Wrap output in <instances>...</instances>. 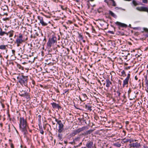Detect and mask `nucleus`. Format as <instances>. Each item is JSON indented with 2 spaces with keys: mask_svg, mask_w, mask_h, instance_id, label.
I'll return each instance as SVG.
<instances>
[{
  "mask_svg": "<svg viewBox=\"0 0 148 148\" xmlns=\"http://www.w3.org/2000/svg\"><path fill=\"white\" fill-rule=\"evenodd\" d=\"M17 79H18L19 82L23 86H26L27 85V80L28 77L22 75L18 77Z\"/></svg>",
  "mask_w": 148,
  "mask_h": 148,
  "instance_id": "nucleus-2",
  "label": "nucleus"
},
{
  "mask_svg": "<svg viewBox=\"0 0 148 148\" xmlns=\"http://www.w3.org/2000/svg\"><path fill=\"white\" fill-rule=\"evenodd\" d=\"M68 90H66V91H65V92H64V93H66L67 91H68Z\"/></svg>",
  "mask_w": 148,
  "mask_h": 148,
  "instance_id": "nucleus-44",
  "label": "nucleus"
},
{
  "mask_svg": "<svg viewBox=\"0 0 148 148\" xmlns=\"http://www.w3.org/2000/svg\"><path fill=\"white\" fill-rule=\"evenodd\" d=\"M94 148H97L96 146H95V145L94 146Z\"/></svg>",
  "mask_w": 148,
  "mask_h": 148,
  "instance_id": "nucleus-48",
  "label": "nucleus"
},
{
  "mask_svg": "<svg viewBox=\"0 0 148 148\" xmlns=\"http://www.w3.org/2000/svg\"><path fill=\"white\" fill-rule=\"evenodd\" d=\"M20 95L22 96H27L28 95V93H27V92L22 90V91H21L19 93Z\"/></svg>",
  "mask_w": 148,
  "mask_h": 148,
  "instance_id": "nucleus-12",
  "label": "nucleus"
},
{
  "mask_svg": "<svg viewBox=\"0 0 148 148\" xmlns=\"http://www.w3.org/2000/svg\"><path fill=\"white\" fill-rule=\"evenodd\" d=\"M0 125L1 126V127L2 126V123H1L0 124Z\"/></svg>",
  "mask_w": 148,
  "mask_h": 148,
  "instance_id": "nucleus-45",
  "label": "nucleus"
},
{
  "mask_svg": "<svg viewBox=\"0 0 148 148\" xmlns=\"http://www.w3.org/2000/svg\"><path fill=\"white\" fill-rule=\"evenodd\" d=\"M86 127H83L82 128H79L77 130V132H78V133L84 131V130H85Z\"/></svg>",
  "mask_w": 148,
  "mask_h": 148,
  "instance_id": "nucleus-17",
  "label": "nucleus"
},
{
  "mask_svg": "<svg viewBox=\"0 0 148 148\" xmlns=\"http://www.w3.org/2000/svg\"><path fill=\"white\" fill-rule=\"evenodd\" d=\"M51 104L53 108H59L60 107L58 104H57L54 102L51 103Z\"/></svg>",
  "mask_w": 148,
  "mask_h": 148,
  "instance_id": "nucleus-13",
  "label": "nucleus"
},
{
  "mask_svg": "<svg viewBox=\"0 0 148 148\" xmlns=\"http://www.w3.org/2000/svg\"><path fill=\"white\" fill-rule=\"evenodd\" d=\"M22 147V145H21V147Z\"/></svg>",
  "mask_w": 148,
  "mask_h": 148,
  "instance_id": "nucleus-55",
  "label": "nucleus"
},
{
  "mask_svg": "<svg viewBox=\"0 0 148 148\" xmlns=\"http://www.w3.org/2000/svg\"><path fill=\"white\" fill-rule=\"evenodd\" d=\"M6 45H0V49L4 50L6 49Z\"/></svg>",
  "mask_w": 148,
  "mask_h": 148,
  "instance_id": "nucleus-22",
  "label": "nucleus"
},
{
  "mask_svg": "<svg viewBox=\"0 0 148 148\" xmlns=\"http://www.w3.org/2000/svg\"><path fill=\"white\" fill-rule=\"evenodd\" d=\"M121 145L120 144H119V145H118V147H119Z\"/></svg>",
  "mask_w": 148,
  "mask_h": 148,
  "instance_id": "nucleus-49",
  "label": "nucleus"
},
{
  "mask_svg": "<svg viewBox=\"0 0 148 148\" xmlns=\"http://www.w3.org/2000/svg\"><path fill=\"white\" fill-rule=\"evenodd\" d=\"M104 2L108 5H112V6L114 7H115L116 5V3L114 0H104Z\"/></svg>",
  "mask_w": 148,
  "mask_h": 148,
  "instance_id": "nucleus-5",
  "label": "nucleus"
},
{
  "mask_svg": "<svg viewBox=\"0 0 148 148\" xmlns=\"http://www.w3.org/2000/svg\"><path fill=\"white\" fill-rule=\"evenodd\" d=\"M132 3L134 6H136L139 5L136 1L135 0H133L132 1Z\"/></svg>",
  "mask_w": 148,
  "mask_h": 148,
  "instance_id": "nucleus-21",
  "label": "nucleus"
},
{
  "mask_svg": "<svg viewBox=\"0 0 148 148\" xmlns=\"http://www.w3.org/2000/svg\"><path fill=\"white\" fill-rule=\"evenodd\" d=\"M122 97L123 98V99H124L126 97L125 96V94H124L122 96Z\"/></svg>",
  "mask_w": 148,
  "mask_h": 148,
  "instance_id": "nucleus-39",
  "label": "nucleus"
},
{
  "mask_svg": "<svg viewBox=\"0 0 148 148\" xmlns=\"http://www.w3.org/2000/svg\"><path fill=\"white\" fill-rule=\"evenodd\" d=\"M19 127L21 131L25 133L28 127L26 120L23 117H21L19 119Z\"/></svg>",
  "mask_w": 148,
  "mask_h": 148,
  "instance_id": "nucleus-1",
  "label": "nucleus"
},
{
  "mask_svg": "<svg viewBox=\"0 0 148 148\" xmlns=\"http://www.w3.org/2000/svg\"><path fill=\"white\" fill-rule=\"evenodd\" d=\"M116 93L117 94L118 96L120 98V95L121 94V93L119 91H116Z\"/></svg>",
  "mask_w": 148,
  "mask_h": 148,
  "instance_id": "nucleus-27",
  "label": "nucleus"
},
{
  "mask_svg": "<svg viewBox=\"0 0 148 148\" xmlns=\"http://www.w3.org/2000/svg\"><path fill=\"white\" fill-rule=\"evenodd\" d=\"M79 98L80 100L81 101H84V100H83L82 98V97H81L80 96H79Z\"/></svg>",
  "mask_w": 148,
  "mask_h": 148,
  "instance_id": "nucleus-32",
  "label": "nucleus"
},
{
  "mask_svg": "<svg viewBox=\"0 0 148 148\" xmlns=\"http://www.w3.org/2000/svg\"><path fill=\"white\" fill-rule=\"evenodd\" d=\"M130 139H129L128 138L127 139H126V142H130Z\"/></svg>",
  "mask_w": 148,
  "mask_h": 148,
  "instance_id": "nucleus-38",
  "label": "nucleus"
},
{
  "mask_svg": "<svg viewBox=\"0 0 148 148\" xmlns=\"http://www.w3.org/2000/svg\"><path fill=\"white\" fill-rule=\"evenodd\" d=\"M62 9H63V10H64V8H62Z\"/></svg>",
  "mask_w": 148,
  "mask_h": 148,
  "instance_id": "nucleus-54",
  "label": "nucleus"
},
{
  "mask_svg": "<svg viewBox=\"0 0 148 148\" xmlns=\"http://www.w3.org/2000/svg\"><path fill=\"white\" fill-rule=\"evenodd\" d=\"M86 108H87V109H88V110L90 111H91L92 110V109H91V108H92V107L91 106H87V105H86Z\"/></svg>",
  "mask_w": 148,
  "mask_h": 148,
  "instance_id": "nucleus-24",
  "label": "nucleus"
},
{
  "mask_svg": "<svg viewBox=\"0 0 148 148\" xmlns=\"http://www.w3.org/2000/svg\"><path fill=\"white\" fill-rule=\"evenodd\" d=\"M58 139L61 140H62V135L61 134H58Z\"/></svg>",
  "mask_w": 148,
  "mask_h": 148,
  "instance_id": "nucleus-19",
  "label": "nucleus"
},
{
  "mask_svg": "<svg viewBox=\"0 0 148 148\" xmlns=\"http://www.w3.org/2000/svg\"><path fill=\"white\" fill-rule=\"evenodd\" d=\"M56 40L57 38L56 36L55 35H52L49 38L47 42V47L50 48L52 45L54 44L56 42Z\"/></svg>",
  "mask_w": 148,
  "mask_h": 148,
  "instance_id": "nucleus-4",
  "label": "nucleus"
},
{
  "mask_svg": "<svg viewBox=\"0 0 148 148\" xmlns=\"http://www.w3.org/2000/svg\"><path fill=\"white\" fill-rule=\"evenodd\" d=\"M109 14H110L112 16L114 17H116V15L112 11H110L109 12Z\"/></svg>",
  "mask_w": 148,
  "mask_h": 148,
  "instance_id": "nucleus-20",
  "label": "nucleus"
},
{
  "mask_svg": "<svg viewBox=\"0 0 148 148\" xmlns=\"http://www.w3.org/2000/svg\"><path fill=\"white\" fill-rule=\"evenodd\" d=\"M136 141H137V140H134V141H135V142H136Z\"/></svg>",
  "mask_w": 148,
  "mask_h": 148,
  "instance_id": "nucleus-53",
  "label": "nucleus"
},
{
  "mask_svg": "<svg viewBox=\"0 0 148 148\" xmlns=\"http://www.w3.org/2000/svg\"><path fill=\"white\" fill-rule=\"evenodd\" d=\"M38 18L40 21V23L43 26H46L47 24L43 21V18L40 16H38Z\"/></svg>",
  "mask_w": 148,
  "mask_h": 148,
  "instance_id": "nucleus-10",
  "label": "nucleus"
},
{
  "mask_svg": "<svg viewBox=\"0 0 148 148\" xmlns=\"http://www.w3.org/2000/svg\"><path fill=\"white\" fill-rule=\"evenodd\" d=\"M63 26L65 27V28H66V29H67V27H66V26L64 25Z\"/></svg>",
  "mask_w": 148,
  "mask_h": 148,
  "instance_id": "nucleus-42",
  "label": "nucleus"
},
{
  "mask_svg": "<svg viewBox=\"0 0 148 148\" xmlns=\"http://www.w3.org/2000/svg\"><path fill=\"white\" fill-rule=\"evenodd\" d=\"M27 38H26L25 40V39L23 38V35L21 34H19V35L17 37L15 42L17 44V46L19 47L21 44L24 42L25 40H27Z\"/></svg>",
  "mask_w": 148,
  "mask_h": 148,
  "instance_id": "nucleus-3",
  "label": "nucleus"
},
{
  "mask_svg": "<svg viewBox=\"0 0 148 148\" xmlns=\"http://www.w3.org/2000/svg\"><path fill=\"white\" fill-rule=\"evenodd\" d=\"M140 4V5H143V4Z\"/></svg>",
  "mask_w": 148,
  "mask_h": 148,
  "instance_id": "nucleus-56",
  "label": "nucleus"
},
{
  "mask_svg": "<svg viewBox=\"0 0 148 148\" xmlns=\"http://www.w3.org/2000/svg\"><path fill=\"white\" fill-rule=\"evenodd\" d=\"M134 141V140L133 139H130V143H131L132 142H133Z\"/></svg>",
  "mask_w": 148,
  "mask_h": 148,
  "instance_id": "nucleus-36",
  "label": "nucleus"
},
{
  "mask_svg": "<svg viewBox=\"0 0 148 148\" xmlns=\"http://www.w3.org/2000/svg\"><path fill=\"white\" fill-rule=\"evenodd\" d=\"M121 73L122 74V75H124L125 74V71L123 70L121 72Z\"/></svg>",
  "mask_w": 148,
  "mask_h": 148,
  "instance_id": "nucleus-31",
  "label": "nucleus"
},
{
  "mask_svg": "<svg viewBox=\"0 0 148 148\" xmlns=\"http://www.w3.org/2000/svg\"><path fill=\"white\" fill-rule=\"evenodd\" d=\"M24 148H26V147H25Z\"/></svg>",
  "mask_w": 148,
  "mask_h": 148,
  "instance_id": "nucleus-58",
  "label": "nucleus"
},
{
  "mask_svg": "<svg viewBox=\"0 0 148 148\" xmlns=\"http://www.w3.org/2000/svg\"><path fill=\"white\" fill-rule=\"evenodd\" d=\"M78 133V132H77V130H74L73 131V133H72V134L75 135L77 134Z\"/></svg>",
  "mask_w": 148,
  "mask_h": 148,
  "instance_id": "nucleus-25",
  "label": "nucleus"
},
{
  "mask_svg": "<svg viewBox=\"0 0 148 148\" xmlns=\"http://www.w3.org/2000/svg\"><path fill=\"white\" fill-rule=\"evenodd\" d=\"M108 32L109 33H110L112 34H114V32L113 31H108Z\"/></svg>",
  "mask_w": 148,
  "mask_h": 148,
  "instance_id": "nucleus-34",
  "label": "nucleus"
},
{
  "mask_svg": "<svg viewBox=\"0 0 148 148\" xmlns=\"http://www.w3.org/2000/svg\"><path fill=\"white\" fill-rule=\"evenodd\" d=\"M115 9H116V10L120 9V10H125V9H123L121 8H118V7H116L115 8Z\"/></svg>",
  "mask_w": 148,
  "mask_h": 148,
  "instance_id": "nucleus-28",
  "label": "nucleus"
},
{
  "mask_svg": "<svg viewBox=\"0 0 148 148\" xmlns=\"http://www.w3.org/2000/svg\"><path fill=\"white\" fill-rule=\"evenodd\" d=\"M11 40H12V38H10Z\"/></svg>",
  "mask_w": 148,
  "mask_h": 148,
  "instance_id": "nucleus-57",
  "label": "nucleus"
},
{
  "mask_svg": "<svg viewBox=\"0 0 148 148\" xmlns=\"http://www.w3.org/2000/svg\"><path fill=\"white\" fill-rule=\"evenodd\" d=\"M130 77V74L129 73L127 74V77L123 81V87H124L125 86L128 84L129 78Z\"/></svg>",
  "mask_w": 148,
  "mask_h": 148,
  "instance_id": "nucleus-8",
  "label": "nucleus"
},
{
  "mask_svg": "<svg viewBox=\"0 0 148 148\" xmlns=\"http://www.w3.org/2000/svg\"><path fill=\"white\" fill-rule=\"evenodd\" d=\"M53 1H54L56 2H57L58 1V0H53Z\"/></svg>",
  "mask_w": 148,
  "mask_h": 148,
  "instance_id": "nucleus-43",
  "label": "nucleus"
},
{
  "mask_svg": "<svg viewBox=\"0 0 148 148\" xmlns=\"http://www.w3.org/2000/svg\"><path fill=\"white\" fill-rule=\"evenodd\" d=\"M55 121H56L57 122V123L58 124V122L60 121L62 122L61 120H58L57 119H55Z\"/></svg>",
  "mask_w": 148,
  "mask_h": 148,
  "instance_id": "nucleus-33",
  "label": "nucleus"
},
{
  "mask_svg": "<svg viewBox=\"0 0 148 148\" xmlns=\"http://www.w3.org/2000/svg\"><path fill=\"white\" fill-rule=\"evenodd\" d=\"M12 51L13 54L14 55L15 52V51L14 50H12Z\"/></svg>",
  "mask_w": 148,
  "mask_h": 148,
  "instance_id": "nucleus-37",
  "label": "nucleus"
},
{
  "mask_svg": "<svg viewBox=\"0 0 148 148\" xmlns=\"http://www.w3.org/2000/svg\"><path fill=\"white\" fill-rule=\"evenodd\" d=\"M146 86L148 87V79L146 81Z\"/></svg>",
  "mask_w": 148,
  "mask_h": 148,
  "instance_id": "nucleus-35",
  "label": "nucleus"
},
{
  "mask_svg": "<svg viewBox=\"0 0 148 148\" xmlns=\"http://www.w3.org/2000/svg\"><path fill=\"white\" fill-rule=\"evenodd\" d=\"M136 9L139 11L148 12V7H138L136 8Z\"/></svg>",
  "mask_w": 148,
  "mask_h": 148,
  "instance_id": "nucleus-6",
  "label": "nucleus"
},
{
  "mask_svg": "<svg viewBox=\"0 0 148 148\" xmlns=\"http://www.w3.org/2000/svg\"><path fill=\"white\" fill-rule=\"evenodd\" d=\"M142 0V2L143 3H147L148 1L147 0Z\"/></svg>",
  "mask_w": 148,
  "mask_h": 148,
  "instance_id": "nucleus-29",
  "label": "nucleus"
},
{
  "mask_svg": "<svg viewBox=\"0 0 148 148\" xmlns=\"http://www.w3.org/2000/svg\"><path fill=\"white\" fill-rule=\"evenodd\" d=\"M93 131V130H89L86 131L85 134H90Z\"/></svg>",
  "mask_w": 148,
  "mask_h": 148,
  "instance_id": "nucleus-23",
  "label": "nucleus"
},
{
  "mask_svg": "<svg viewBox=\"0 0 148 148\" xmlns=\"http://www.w3.org/2000/svg\"><path fill=\"white\" fill-rule=\"evenodd\" d=\"M14 32V31L12 30H11L8 32L9 34V38L13 36Z\"/></svg>",
  "mask_w": 148,
  "mask_h": 148,
  "instance_id": "nucleus-18",
  "label": "nucleus"
},
{
  "mask_svg": "<svg viewBox=\"0 0 148 148\" xmlns=\"http://www.w3.org/2000/svg\"><path fill=\"white\" fill-rule=\"evenodd\" d=\"M81 148H87L86 147H82Z\"/></svg>",
  "mask_w": 148,
  "mask_h": 148,
  "instance_id": "nucleus-52",
  "label": "nucleus"
},
{
  "mask_svg": "<svg viewBox=\"0 0 148 148\" xmlns=\"http://www.w3.org/2000/svg\"><path fill=\"white\" fill-rule=\"evenodd\" d=\"M115 24L117 25H118L120 26L121 27H125L126 26V25L123 23H121L120 22H116L115 23Z\"/></svg>",
  "mask_w": 148,
  "mask_h": 148,
  "instance_id": "nucleus-15",
  "label": "nucleus"
},
{
  "mask_svg": "<svg viewBox=\"0 0 148 148\" xmlns=\"http://www.w3.org/2000/svg\"><path fill=\"white\" fill-rule=\"evenodd\" d=\"M69 148H75V147H69Z\"/></svg>",
  "mask_w": 148,
  "mask_h": 148,
  "instance_id": "nucleus-50",
  "label": "nucleus"
},
{
  "mask_svg": "<svg viewBox=\"0 0 148 148\" xmlns=\"http://www.w3.org/2000/svg\"><path fill=\"white\" fill-rule=\"evenodd\" d=\"M80 96L82 98L83 100L85 101L86 99H87V97L86 95L85 94H82Z\"/></svg>",
  "mask_w": 148,
  "mask_h": 148,
  "instance_id": "nucleus-16",
  "label": "nucleus"
},
{
  "mask_svg": "<svg viewBox=\"0 0 148 148\" xmlns=\"http://www.w3.org/2000/svg\"><path fill=\"white\" fill-rule=\"evenodd\" d=\"M130 147L138 148L140 147V143L137 142L131 143L129 145Z\"/></svg>",
  "mask_w": 148,
  "mask_h": 148,
  "instance_id": "nucleus-9",
  "label": "nucleus"
},
{
  "mask_svg": "<svg viewBox=\"0 0 148 148\" xmlns=\"http://www.w3.org/2000/svg\"><path fill=\"white\" fill-rule=\"evenodd\" d=\"M9 34V33L8 32H5V34H6L7 36H8Z\"/></svg>",
  "mask_w": 148,
  "mask_h": 148,
  "instance_id": "nucleus-41",
  "label": "nucleus"
},
{
  "mask_svg": "<svg viewBox=\"0 0 148 148\" xmlns=\"http://www.w3.org/2000/svg\"><path fill=\"white\" fill-rule=\"evenodd\" d=\"M58 132L61 133L63 132L64 130V125L62 122H58Z\"/></svg>",
  "mask_w": 148,
  "mask_h": 148,
  "instance_id": "nucleus-7",
  "label": "nucleus"
},
{
  "mask_svg": "<svg viewBox=\"0 0 148 148\" xmlns=\"http://www.w3.org/2000/svg\"><path fill=\"white\" fill-rule=\"evenodd\" d=\"M91 1H93L94 0H89Z\"/></svg>",
  "mask_w": 148,
  "mask_h": 148,
  "instance_id": "nucleus-51",
  "label": "nucleus"
},
{
  "mask_svg": "<svg viewBox=\"0 0 148 148\" xmlns=\"http://www.w3.org/2000/svg\"><path fill=\"white\" fill-rule=\"evenodd\" d=\"M52 124L53 125H55V123H54L53 122H52Z\"/></svg>",
  "mask_w": 148,
  "mask_h": 148,
  "instance_id": "nucleus-47",
  "label": "nucleus"
},
{
  "mask_svg": "<svg viewBox=\"0 0 148 148\" xmlns=\"http://www.w3.org/2000/svg\"><path fill=\"white\" fill-rule=\"evenodd\" d=\"M40 133L42 134H44V131H43V130L42 129H41L40 130Z\"/></svg>",
  "mask_w": 148,
  "mask_h": 148,
  "instance_id": "nucleus-30",
  "label": "nucleus"
},
{
  "mask_svg": "<svg viewBox=\"0 0 148 148\" xmlns=\"http://www.w3.org/2000/svg\"><path fill=\"white\" fill-rule=\"evenodd\" d=\"M106 86L108 88H109L110 86V85L111 84V82H110L109 79H107L106 80Z\"/></svg>",
  "mask_w": 148,
  "mask_h": 148,
  "instance_id": "nucleus-14",
  "label": "nucleus"
},
{
  "mask_svg": "<svg viewBox=\"0 0 148 148\" xmlns=\"http://www.w3.org/2000/svg\"><path fill=\"white\" fill-rule=\"evenodd\" d=\"M5 34V32L2 31V30L0 32V36H2Z\"/></svg>",
  "mask_w": 148,
  "mask_h": 148,
  "instance_id": "nucleus-26",
  "label": "nucleus"
},
{
  "mask_svg": "<svg viewBox=\"0 0 148 148\" xmlns=\"http://www.w3.org/2000/svg\"><path fill=\"white\" fill-rule=\"evenodd\" d=\"M135 79L136 80H137L138 79V77H137V76H136L135 77Z\"/></svg>",
  "mask_w": 148,
  "mask_h": 148,
  "instance_id": "nucleus-40",
  "label": "nucleus"
},
{
  "mask_svg": "<svg viewBox=\"0 0 148 148\" xmlns=\"http://www.w3.org/2000/svg\"><path fill=\"white\" fill-rule=\"evenodd\" d=\"M93 143L91 141H88L87 142L86 144V147L88 148H92L93 147Z\"/></svg>",
  "mask_w": 148,
  "mask_h": 148,
  "instance_id": "nucleus-11",
  "label": "nucleus"
},
{
  "mask_svg": "<svg viewBox=\"0 0 148 148\" xmlns=\"http://www.w3.org/2000/svg\"><path fill=\"white\" fill-rule=\"evenodd\" d=\"M2 30V29L0 27V32H1Z\"/></svg>",
  "mask_w": 148,
  "mask_h": 148,
  "instance_id": "nucleus-46",
  "label": "nucleus"
}]
</instances>
